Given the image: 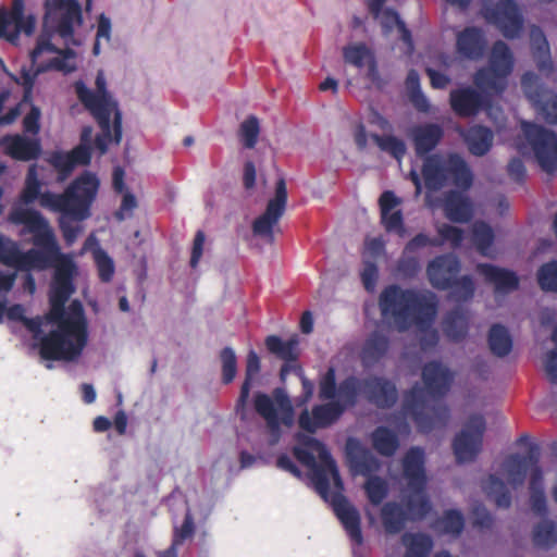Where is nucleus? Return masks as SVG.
I'll list each match as a JSON object with an SVG mask.
<instances>
[{
  "label": "nucleus",
  "instance_id": "1",
  "mask_svg": "<svg viewBox=\"0 0 557 557\" xmlns=\"http://www.w3.org/2000/svg\"><path fill=\"white\" fill-rule=\"evenodd\" d=\"M298 441L300 445L293 448V455L301 465L312 470V482L323 498L330 494V476L332 478L337 490L332 496L334 512L351 541L360 545L363 541L360 515L342 494L344 484L335 460L318 438L304 435L299 436Z\"/></svg>",
  "mask_w": 557,
  "mask_h": 557
},
{
  "label": "nucleus",
  "instance_id": "2",
  "mask_svg": "<svg viewBox=\"0 0 557 557\" xmlns=\"http://www.w3.org/2000/svg\"><path fill=\"white\" fill-rule=\"evenodd\" d=\"M379 307L383 318L393 320L399 332L408 331L416 326L423 335L420 346L426 350L437 345L440 337L435 329H432L438 301L432 292H418L411 288L404 289L399 285L386 286L380 294Z\"/></svg>",
  "mask_w": 557,
  "mask_h": 557
},
{
  "label": "nucleus",
  "instance_id": "3",
  "mask_svg": "<svg viewBox=\"0 0 557 557\" xmlns=\"http://www.w3.org/2000/svg\"><path fill=\"white\" fill-rule=\"evenodd\" d=\"M424 388L414 384L405 395L404 407L412 417L420 433L429 434L435 429L445 428L450 413L445 404L429 407L426 395L441 399L447 395L454 382V373L441 361L426 362L421 372Z\"/></svg>",
  "mask_w": 557,
  "mask_h": 557
},
{
  "label": "nucleus",
  "instance_id": "4",
  "mask_svg": "<svg viewBox=\"0 0 557 557\" xmlns=\"http://www.w3.org/2000/svg\"><path fill=\"white\" fill-rule=\"evenodd\" d=\"M51 307L45 314V323L54 324L55 329L38 339L39 355L48 361H73L83 352L88 339V325L83 305L73 300L67 308L52 318Z\"/></svg>",
  "mask_w": 557,
  "mask_h": 557
},
{
  "label": "nucleus",
  "instance_id": "5",
  "mask_svg": "<svg viewBox=\"0 0 557 557\" xmlns=\"http://www.w3.org/2000/svg\"><path fill=\"white\" fill-rule=\"evenodd\" d=\"M14 268L28 271L32 269L44 270L48 267L54 268L53 280L49 296L51 307V317L57 318L62 308L74 293L73 275L76 271L75 262L72 256L63 253L59 243H54V248H47L44 251L29 249L22 252L16 249Z\"/></svg>",
  "mask_w": 557,
  "mask_h": 557
},
{
  "label": "nucleus",
  "instance_id": "6",
  "mask_svg": "<svg viewBox=\"0 0 557 557\" xmlns=\"http://www.w3.org/2000/svg\"><path fill=\"white\" fill-rule=\"evenodd\" d=\"M96 91L89 89L84 82L75 83L74 88L78 100L96 120L101 133L95 138V147L102 156L107 153L110 144L120 145L122 141V112L107 89L103 74L96 77Z\"/></svg>",
  "mask_w": 557,
  "mask_h": 557
},
{
  "label": "nucleus",
  "instance_id": "7",
  "mask_svg": "<svg viewBox=\"0 0 557 557\" xmlns=\"http://www.w3.org/2000/svg\"><path fill=\"white\" fill-rule=\"evenodd\" d=\"M359 383L355 375L345 377L338 384V399L313 406L311 413L305 409L298 418L299 428L308 433H314L318 429L331 426L347 408L356 406Z\"/></svg>",
  "mask_w": 557,
  "mask_h": 557
},
{
  "label": "nucleus",
  "instance_id": "8",
  "mask_svg": "<svg viewBox=\"0 0 557 557\" xmlns=\"http://www.w3.org/2000/svg\"><path fill=\"white\" fill-rule=\"evenodd\" d=\"M37 169V164H30L27 170L24 187L20 194L21 203L28 206L38 200L39 206L49 211H65L81 215L82 210L72 208L71 202L74 200L75 190H77L81 185L86 184L85 182L94 174L85 173L79 175L62 194H55L50 190L42 193V183L38 177Z\"/></svg>",
  "mask_w": 557,
  "mask_h": 557
},
{
  "label": "nucleus",
  "instance_id": "9",
  "mask_svg": "<svg viewBox=\"0 0 557 557\" xmlns=\"http://www.w3.org/2000/svg\"><path fill=\"white\" fill-rule=\"evenodd\" d=\"M513 55L508 45L502 40L494 42L488 64L473 75V84L482 95L492 99L502 96L508 86V77L513 70Z\"/></svg>",
  "mask_w": 557,
  "mask_h": 557
},
{
  "label": "nucleus",
  "instance_id": "10",
  "mask_svg": "<svg viewBox=\"0 0 557 557\" xmlns=\"http://www.w3.org/2000/svg\"><path fill=\"white\" fill-rule=\"evenodd\" d=\"M404 502L405 508L397 502H387L382 506L381 520L386 533L398 534L408 521L423 520L432 511V503L428 495H408Z\"/></svg>",
  "mask_w": 557,
  "mask_h": 557
},
{
  "label": "nucleus",
  "instance_id": "11",
  "mask_svg": "<svg viewBox=\"0 0 557 557\" xmlns=\"http://www.w3.org/2000/svg\"><path fill=\"white\" fill-rule=\"evenodd\" d=\"M86 184L81 185L74 194V200L71 202L72 208L82 210L81 215H75L65 211H55L60 213L59 227L62 232L63 239L66 246L71 247L77 239L82 227L74 225V222H82L90 218L91 206L97 197L99 189V180L94 174L89 177Z\"/></svg>",
  "mask_w": 557,
  "mask_h": 557
},
{
  "label": "nucleus",
  "instance_id": "12",
  "mask_svg": "<svg viewBox=\"0 0 557 557\" xmlns=\"http://www.w3.org/2000/svg\"><path fill=\"white\" fill-rule=\"evenodd\" d=\"M522 131L541 170L549 175L557 173V134L530 122L522 124Z\"/></svg>",
  "mask_w": 557,
  "mask_h": 557
},
{
  "label": "nucleus",
  "instance_id": "13",
  "mask_svg": "<svg viewBox=\"0 0 557 557\" xmlns=\"http://www.w3.org/2000/svg\"><path fill=\"white\" fill-rule=\"evenodd\" d=\"M253 406L256 412L264 419L267 425L272 431L278 430L281 424L289 426L293 423V405L285 391L281 387L273 389L272 397L265 393H256Z\"/></svg>",
  "mask_w": 557,
  "mask_h": 557
},
{
  "label": "nucleus",
  "instance_id": "14",
  "mask_svg": "<svg viewBox=\"0 0 557 557\" xmlns=\"http://www.w3.org/2000/svg\"><path fill=\"white\" fill-rule=\"evenodd\" d=\"M9 221L15 225H22V234H30L33 244L44 251L54 248L57 236L49 221L37 210L23 207H14L9 213Z\"/></svg>",
  "mask_w": 557,
  "mask_h": 557
},
{
  "label": "nucleus",
  "instance_id": "15",
  "mask_svg": "<svg viewBox=\"0 0 557 557\" xmlns=\"http://www.w3.org/2000/svg\"><path fill=\"white\" fill-rule=\"evenodd\" d=\"M486 423L482 416H472L453 441V450L458 463L476 458L482 449Z\"/></svg>",
  "mask_w": 557,
  "mask_h": 557
},
{
  "label": "nucleus",
  "instance_id": "16",
  "mask_svg": "<svg viewBox=\"0 0 557 557\" xmlns=\"http://www.w3.org/2000/svg\"><path fill=\"white\" fill-rule=\"evenodd\" d=\"M521 86L525 97L545 122L557 124V94L545 88L540 77L533 72L522 75Z\"/></svg>",
  "mask_w": 557,
  "mask_h": 557
},
{
  "label": "nucleus",
  "instance_id": "17",
  "mask_svg": "<svg viewBox=\"0 0 557 557\" xmlns=\"http://www.w3.org/2000/svg\"><path fill=\"white\" fill-rule=\"evenodd\" d=\"M483 16L508 39L519 37L523 29V16L515 0H499L494 7L484 8Z\"/></svg>",
  "mask_w": 557,
  "mask_h": 557
},
{
  "label": "nucleus",
  "instance_id": "18",
  "mask_svg": "<svg viewBox=\"0 0 557 557\" xmlns=\"http://www.w3.org/2000/svg\"><path fill=\"white\" fill-rule=\"evenodd\" d=\"M287 205V188L284 178L276 182L275 195L269 200L265 211L252 223V232L256 236L274 242L273 228L284 215Z\"/></svg>",
  "mask_w": 557,
  "mask_h": 557
},
{
  "label": "nucleus",
  "instance_id": "19",
  "mask_svg": "<svg viewBox=\"0 0 557 557\" xmlns=\"http://www.w3.org/2000/svg\"><path fill=\"white\" fill-rule=\"evenodd\" d=\"M403 476L411 492L410 495L421 497L426 495L428 475L425 470V454L419 446L410 447L401 459Z\"/></svg>",
  "mask_w": 557,
  "mask_h": 557
},
{
  "label": "nucleus",
  "instance_id": "20",
  "mask_svg": "<svg viewBox=\"0 0 557 557\" xmlns=\"http://www.w3.org/2000/svg\"><path fill=\"white\" fill-rule=\"evenodd\" d=\"M449 104L457 116L466 119L490 109L492 99L482 95L478 88L467 86L453 89L449 92Z\"/></svg>",
  "mask_w": 557,
  "mask_h": 557
},
{
  "label": "nucleus",
  "instance_id": "21",
  "mask_svg": "<svg viewBox=\"0 0 557 557\" xmlns=\"http://www.w3.org/2000/svg\"><path fill=\"white\" fill-rule=\"evenodd\" d=\"M461 263L453 253L436 256L426 265V276L430 284L438 290H448L451 281L458 276Z\"/></svg>",
  "mask_w": 557,
  "mask_h": 557
},
{
  "label": "nucleus",
  "instance_id": "22",
  "mask_svg": "<svg viewBox=\"0 0 557 557\" xmlns=\"http://www.w3.org/2000/svg\"><path fill=\"white\" fill-rule=\"evenodd\" d=\"M35 28V21L32 16L24 18V0H13L12 8L8 11L0 9V37L13 40L23 30L30 35Z\"/></svg>",
  "mask_w": 557,
  "mask_h": 557
},
{
  "label": "nucleus",
  "instance_id": "23",
  "mask_svg": "<svg viewBox=\"0 0 557 557\" xmlns=\"http://www.w3.org/2000/svg\"><path fill=\"white\" fill-rule=\"evenodd\" d=\"M359 389L362 392L367 400L379 408H391L398 399L396 385L382 376H370L359 380Z\"/></svg>",
  "mask_w": 557,
  "mask_h": 557
},
{
  "label": "nucleus",
  "instance_id": "24",
  "mask_svg": "<svg viewBox=\"0 0 557 557\" xmlns=\"http://www.w3.org/2000/svg\"><path fill=\"white\" fill-rule=\"evenodd\" d=\"M476 271L484 277L486 283L494 286L496 295H508L519 288V276L512 270L492 263H478Z\"/></svg>",
  "mask_w": 557,
  "mask_h": 557
},
{
  "label": "nucleus",
  "instance_id": "25",
  "mask_svg": "<svg viewBox=\"0 0 557 557\" xmlns=\"http://www.w3.org/2000/svg\"><path fill=\"white\" fill-rule=\"evenodd\" d=\"M456 50L460 57L471 61L482 59L486 50V38L483 30L468 26L457 34Z\"/></svg>",
  "mask_w": 557,
  "mask_h": 557
},
{
  "label": "nucleus",
  "instance_id": "26",
  "mask_svg": "<svg viewBox=\"0 0 557 557\" xmlns=\"http://www.w3.org/2000/svg\"><path fill=\"white\" fill-rule=\"evenodd\" d=\"M444 136V129L436 123H425L413 126L410 131V138L413 143L417 157L430 156Z\"/></svg>",
  "mask_w": 557,
  "mask_h": 557
},
{
  "label": "nucleus",
  "instance_id": "27",
  "mask_svg": "<svg viewBox=\"0 0 557 557\" xmlns=\"http://www.w3.org/2000/svg\"><path fill=\"white\" fill-rule=\"evenodd\" d=\"M5 152L17 161H32L39 158L42 151L39 138H29L20 134L3 137Z\"/></svg>",
  "mask_w": 557,
  "mask_h": 557
},
{
  "label": "nucleus",
  "instance_id": "28",
  "mask_svg": "<svg viewBox=\"0 0 557 557\" xmlns=\"http://www.w3.org/2000/svg\"><path fill=\"white\" fill-rule=\"evenodd\" d=\"M343 59L345 63L359 70L367 66L366 76L371 82L379 79L376 59L366 44L358 42L345 46L343 48Z\"/></svg>",
  "mask_w": 557,
  "mask_h": 557
},
{
  "label": "nucleus",
  "instance_id": "29",
  "mask_svg": "<svg viewBox=\"0 0 557 557\" xmlns=\"http://www.w3.org/2000/svg\"><path fill=\"white\" fill-rule=\"evenodd\" d=\"M421 173L426 189L431 191L442 189L448 181V158L444 161L438 153L424 157Z\"/></svg>",
  "mask_w": 557,
  "mask_h": 557
},
{
  "label": "nucleus",
  "instance_id": "30",
  "mask_svg": "<svg viewBox=\"0 0 557 557\" xmlns=\"http://www.w3.org/2000/svg\"><path fill=\"white\" fill-rule=\"evenodd\" d=\"M535 463H539V451L536 447H531L527 456L517 454L508 456L504 461L508 483L513 487L522 485L528 468Z\"/></svg>",
  "mask_w": 557,
  "mask_h": 557
},
{
  "label": "nucleus",
  "instance_id": "31",
  "mask_svg": "<svg viewBox=\"0 0 557 557\" xmlns=\"http://www.w3.org/2000/svg\"><path fill=\"white\" fill-rule=\"evenodd\" d=\"M443 210L445 216L455 223H467L473 215V207L470 199L457 190H449L445 195Z\"/></svg>",
  "mask_w": 557,
  "mask_h": 557
},
{
  "label": "nucleus",
  "instance_id": "32",
  "mask_svg": "<svg viewBox=\"0 0 557 557\" xmlns=\"http://www.w3.org/2000/svg\"><path fill=\"white\" fill-rule=\"evenodd\" d=\"M461 136L470 153L476 157L485 156L493 146L494 134L483 125H473L462 131Z\"/></svg>",
  "mask_w": 557,
  "mask_h": 557
},
{
  "label": "nucleus",
  "instance_id": "33",
  "mask_svg": "<svg viewBox=\"0 0 557 557\" xmlns=\"http://www.w3.org/2000/svg\"><path fill=\"white\" fill-rule=\"evenodd\" d=\"M389 348V341L384 334L374 331L364 341L360 359L364 367H372L385 357Z\"/></svg>",
  "mask_w": 557,
  "mask_h": 557
},
{
  "label": "nucleus",
  "instance_id": "34",
  "mask_svg": "<svg viewBox=\"0 0 557 557\" xmlns=\"http://www.w3.org/2000/svg\"><path fill=\"white\" fill-rule=\"evenodd\" d=\"M346 454L350 466L363 475L379 468L377 460L356 440L349 438L347 441Z\"/></svg>",
  "mask_w": 557,
  "mask_h": 557
},
{
  "label": "nucleus",
  "instance_id": "35",
  "mask_svg": "<svg viewBox=\"0 0 557 557\" xmlns=\"http://www.w3.org/2000/svg\"><path fill=\"white\" fill-rule=\"evenodd\" d=\"M60 11V16L57 23L55 30L63 39L71 38L74 35V28L83 23L82 7L77 0H70L67 5Z\"/></svg>",
  "mask_w": 557,
  "mask_h": 557
},
{
  "label": "nucleus",
  "instance_id": "36",
  "mask_svg": "<svg viewBox=\"0 0 557 557\" xmlns=\"http://www.w3.org/2000/svg\"><path fill=\"white\" fill-rule=\"evenodd\" d=\"M465 517L458 509L444 510L443 515L434 520L432 529L441 534L457 539L465 530Z\"/></svg>",
  "mask_w": 557,
  "mask_h": 557
},
{
  "label": "nucleus",
  "instance_id": "37",
  "mask_svg": "<svg viewBox=\"0 0 557 557\" xmlns=\"http://www.w3.org/2000/svg\"><path fill=\"white\" fill-rule=\"evenodd\" d=\"M469 323L466 312L461 308H454L443 319V331L447 338L458 343L468 334Z\"/></svg>",
  "mask_w": 557,
  "mask_h": 557
},
{
  "label": "nucleus",
  "instance_id": "38",
  "mask_svg": "<svg viewBox=\"0 0 557 557\" xmlns=\"http://www.w3.org/2000/svg\"><path fill=\"white\" fill-rule=\"evenodd\" d=\"M268 351L285 362H295L298 359L297 336L283 341L277 335H269L264 341Z\"/></svg>",
  "mask_w": 557,
  "mask_h": 557
},
{
  "label": "nucleus",
  "instance_id": "39",
  "mask_svg": "<svg viewBox=\"0 0 557 557\" xmlns=\"http://www.w3.org/2000/svg\"><path fill=\"white\" fill-rule=\"evenodd\" d=\"M401 543L406 550L404 557H430L433 549V539L422 532H406L401 535Z\"/></svg>",
  "mask_w": 557,
  "mask_h": 557
},
{
  "label": "nucleus",
  "instance_id": "40",
  "mask_svg": "<svg viewBox=\"0 0 557 557\" xmlns=\"http://www.w3.org/2000/svg\"><path fill=\"white\" fill-rule=\"evenodd\" d=\"M448 178L462 190H468L472 186V171L458 153L448 154Z\"/></svg>",
  "mask_w": 557,
  "mask_h": 557
},
{
  "label": "nucleus",
  "instance_id": "41",
  "mask_svg": "<svg viewBox=\"0 0 557 557\" xmlns=\"http://www.w3.org/2000/svg\"><path fill=\"white\" fill-rule=\"evenodd\" d=\"M487 343L492 354L499 358L508 356L512 349L511 335L508 329L499 323L491 326Z\"/></svg>",
  "mask_w": 557,
  "mask_h": 557
},
{
  "label": "nucleus",
  "instance_id": "42",
  "mask_svg": "<svg viewBox=\"0 0 557 557\" xmlns=\"http://www.w3.org/2000/svg\"><path fill=\"white\" fill-rule=\"evenodd\" d=\"M373 448L384 457H392L399 448L397 434L387 426H377L371 434Z\"/></svg>",
  "mask_w": 557,
  "mask_h": 557
},
{
  "label": "nucleus",
  "instance_id": "43",
  "mask_svg": "<svg viewBox=\"0 0 557 557\" xmlns=\"http://www.w3.org/2000/svg\"><path fill=\"white\" fill-rule=\"evenodd\" d=\"M482 488L486 496L493 499L498 508L508 509L511 506V494L505 482L495 474H490L483 482Z\"/></svg>",
  "mask_w": 557,
  "mask_h": 557
},
{
  "label": "nucleus",
  "instance_id": "44",
  "mask_svg": "<svg viewBox=\"0 0 557 557\" xmlns=\"http://www.w3.org/2000/svg\"><path fill=\"white\" fill-rule=\"evenodd\" d=\"M532 49L534 57H539L537 67L540 71H552L553 62L550 60L549 45L544 32L540 27H533L531 30Z\"/></svg>",
  "mask_w": 557,
  "mask_h": 557
},
{
  "label": "nucleus",
  "instance_id": "45",
  "mask_svg": "<svg viewBox=\"0 0 557 557\" xmlns=\"http://www.w3.org/2000/svg\"><path fill=\"white\" fill-rule=\"evenodd\" d=\"M4 314L11 321L21 322L32 333L33 338L38 339L41 334V326L44 325L45 315L27 318L25 315V308L20 304H15L9 308H5Z\"/></svg>",
  "mask_w": 557,
  "mask_h": 557
},
{
  "label": "nucleus",
  "instance_id": "46",
  "mask_svg": "<svg viewBox=\"0 0 557 557\" xmlns=\"http://www.w3.org/2000/svg\"><path fill=\"white\" fill-rule=\"evenodd\" d=\"M471 239L480 255L490 256L495 235L493 228L484 221H475L471 227Z\"/></svg>",
  "mask_w": 557,
  "mask_h": 557
},
{
  "label": "nucleus",
  "instance_id": "47",
  "mask_svg": "<svg viewBox=\"0 0 557 557\" xmlns=\"http://www.w3.org/2000/svg\"><path fill=\"white\" fill-rule=\"evenodd\" d=\"M260 358L255 350H250L246 359V375L240 387L237 407H245L249 398L250 388L255 376L260 372Z\"/></svg>",
  "mask_w": 557,
  "mask_h": 557
},
{
  "label": "nucleus",
  "instance_id": "48",
  "mask_svg": "<svg viewBox=\"0 0 557 557\" xmlns=\"http://www.w3.org/2000/svg\"><path fill=\"white\" fill-rule=\"evenodd\" d=\"M532 541L536 547L552 548L557 544V524L552 520H543L534 525Z\"/></svg>",
  "mask_w": 557,
  "mask_h": 557
},
{
  "label": "nucleus",
  "instance_id": "49",
  "mask_svg": "<svg viewBox=\"0 0 557 557\" xmlns=\"http://www.w3.org/2000/svg\"><path fill=\"white\" fill-rule=\"evenodd\" d=\"M371 138L380 148V150L388 153L398 162H400L407 153L405 141L394 135L371 134Z\"/></svg>",
  "mask_w": 557,
  "mask_h": 557
},
{
  "label": "nucleus",
  "instance_id": "50",
  "mask_svg": "<svg viewBox=\"0 0 557 557\" xmlns=\"http://www.w3.org/2000/svg\"><path fill=\"white\" fill-rule=\"evenodd\" d=\"M449 298L457 302H466L473 298L475 293L474 281L470 275L456 276L448 288Z\"/></svg>",
  "mask_w": 557,
  "mask_h": 557
},
{
  "label": "nucleus",
  "instance_id": "51",
  "mask_svg": "<svg viewBox=\"0 0 557 557\" xmlns=\"http://www.w3.org/2000/svg\"><path fill=\"white\" fill-rule=\"evenodd\" d=\"M536 280L542 290L557 293V261L542 264L536 272Z\"/></svg>",
  "mask_w": 557,
  "mask_h": 557
},
{
  "label": "nucleus",
  "instance_id": "52",
  "mask_svg": "<svg viewBox=\"0 0 557 557\" xmlns=\"http://www.w3.org/2000/svg\"><path fill=\"white\" fill-rule=\"evenodd\" d=\"M364 491L369 502L374 506H379L388 494V485L381 476L372 475L367 480Z\"/></svg>",
  "mask_w": 557,
  "mask_h": 557
},
{
  "label": "nucleus",
  "instance_id": "53",
  "mask_svg": "<svg viewBox=\"0 0 557 557\" xmlns=\"http://www.w3.org/2000/svg\"><path fill=\"white\" fill-rule=\"evenodd\" d=\"M319 398L329 401L338 399L336 371L333 367H330L319 380Z\"/></svg>",
  "mask_w": 557,
  "mask_h": 557
},
{
  "label": "nucleus",
  "instance_id": "54",
  "mask_svg": "<svg viewBox=\"0 0 557 557\" xmlns=\"http://www.w3.org/2000/svg\"><path fill=\"white\" fill-rule=\"evenodd\" d=\"M239 137L243 141V145L252 149L257 145L258 137L260 134V124L259 120L255 115H249L239 126L238 131Z\"/></svg>",
  "mask_w": 557,
  "mask_h": 557
},
{
  "label": "nucleus",
  "instance_id": "55",
  "mask_svg": "<svg viewBox=\"0 0 557 557\" xmlns=\"http://www.w3.org/2000/svg\"><path fill=\"white\" fill-rule=\"evenodd\" d=\"M46 161L58 172L60 180L67 178L75 169L69 152L52 151Z\"/></svg>",
  "mask_w": 557,
  "mask_h": 557
},
{
  "label": "nucleus",
  "instance_id": "56",
  "mask_svg": "<svg viewBox=\"0 0 557 557\" xmlns=\"http://www.w3.org/2000/svg\"><path fill=\"white\" fill-rule=\"evenodd\" d=\"M222 363V382L230 384L234 381L237 373V358L231 347H224L220 352Z\"/></svg>",
  "mask_w": 557,
  "mask_h": 557
},
{
  "label": "nucleus",
  "instance_id": "57",
  "mask_svg": "<svg viewBox=\"0 0 557 557\" xmlns=\"http://www.w3.org/2000/svg\"><path fill=\"white\" fill-rule=\"evenodd\" d=\"M95 261L100 281L104 283L110 282L114 275L112 258L104 250L99 249L95 252Z\"/></svg>",
  "mask_w": 557,
  "mask_h": 557
},
{
  "label": "nucleus",
  "instance_id": "58",
  "mask_svg": "<svg viewBox=\"0 0 557 557\" xmlns=\"http://www.w3.org/2000/svg\"><path fill=\"white\" fill-rule=\"evenodd\" d=\"M472 525L473 528L480 529V530H490L493 528L495 518L494 516L487 510V508L482 505L478 504L472 508Z\"/></svg>",
  "mask_w": 557,
  "mask_h": 557
},
{
  "label": "nucleus",
  "instance_id": "59",
  "mask_svg": "<svg viewBox=\"0 0 557 557\" xmlns=\"http://www.w3.org/2000/svg\"><path fill=\"white\" fill-rule=\"evenodd\" d=\"M382 224L387 232H395L399 236L405 235L404 216L401 210H395L381 215Z\"/></svg>",
  "mask_w": 557,
  "mask_h": 557
},
{
  "label": "nucleus",
  "instance_id": "60",
  "mask_svg": "<svg viewBox=\"0 0 557 557\" xmlns=\"http://www.w3.org/2000/svg\"><path fill=\"white\" fill-rule=\"evenodd\" d=\"M195 533V523L193 516L189 511L184 517V521L181 527H175L173 532V541L175 544L182 545L186 540L193 537Z\"/></svg>",
  "mask_w": 557,
  "mask_h": 557
},
{
  "label": "nucleus",
  "instance_id": "61",
  "mask_svg": "<svg viewBox=\"0 0 557 557\" xmlns=\"http://www.w3.org/2000/svg\"><path fill=\"white\" fill-rule=\"evenodd\" d=\"M17 244L0 234V262L14 268Z\"/></svg>",
  "mask_w": 557,
  "mask_h": 557
},
{
  "label": "nucleus",
  "instance_id": "62",
  "mask_svg": "<svg viewBox=\"0 0 557 557\" xmlns=\"http://www.w3.org/2000/svg\"><path fill=\"white\" fill-rule=\"evenodd\" d=\"M438 235L443 242L450 243L453 248H459L463 240V231L457 226H453L449 224H443L437 230Z\"/></svg>",
  "mask_w": 557,
  "mask_h": 557
},
{
  "label": "nucleus",
  "instance_id": "63",
  "mask_svg": "<svg viewBox=\"0 0 557 557\" xmlns=\"http://www.w3.org/2000/svg\"><path fill=\"white\" fill-rule=\"evenodd\" d=\"M361 281L363 284V287L368 292H373L376 285V281L379 277V269L374 261L364 260L363 261V269L361 271Z\"/></svg>",
  "mask_w": 557,
  "mask_h": 557
},
{
  "label": "nucleus",
  "instance_id": "64",
  "mask_svg": "<svg viewBox=\"0 0 557 557\" xmlns=\"http://www.w3.org/2000/svg\"><path fill=\"white\" fill-rule=\"evenodd\" d=\"M40 109L36 106H32L28 113L23 119V129L25 133L30 135H37L40 131Z\"/></svg>",
  "mask_w": 557,
  "mask_h": 557
}]
</instances>
